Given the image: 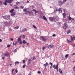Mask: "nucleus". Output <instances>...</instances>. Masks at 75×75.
I'll return each instance as SVG.
<instances>
[{
  "label": "nucleus",
  "instance_id": "obj_64",
  "mask_svg": "<svg viewBox=\"0 0 75 75\" xmlns=\"http://www.w3.org/2000/svg\"><path fill=\"white\" fill-rule=\"evenodd\" d=\"M23 63H25V60H24L23 61Z\"/></svg>",
  "mask_w": 75,
  "mask_h": 75
},
{
  "label": "nucleus",
  "instance_id": "obj_34",
  "mask_svg": "<svg viewBox=\"0 0 75 75\" xmlns=\"http://www.w3.org/2000/svg\"><path fill=\"white\" fill-rule=\"evenodd\" d=\"M39 13V11H36V12H35V14H36V13Z\"/></svg>",
  "mask_w": 75,
  "mask_h": 75
},
{
  "label": "nucleus",
  "instance_id": "obj_7",
  "mask_svg": "<svg viewBox=\"0 0 75 75\" xmlns=\"http://www.w3.org/2000/svg\"><path fill=\"white\" fill-rule=\"evenodd\" d=\"M16 15V13L14 12H13L11 14V16H12V17H13V16H14Z\"/></svg>",
  "mask_w": 75,
  "mask_h": 75
},
{
  "label": "nucleus",
  "instance_id": "obj_40",
  "mask_svg": "<svg viewBox=\"0 0 75 75\" xmlns=\"http://www.w3.org/2000/svg\"><path fill=\"white\" fill-rule=\"evenodd\" d=\"M67 42H68V43H70L71 42L70 41H69V40H68L67 39Z\"/></svg>",
  "mask_w": 75,
  "mask_h": 75
},
{
  "label": "nucleus",
  "instance_id": "obj_10",
  "mask_svg": "<svg viewBox=\"0 0 75 75\" xmlns=\"http://www.w3.org/2000/svg\"><path fill=\"white\" fill-rule=\"evenodd\" d=\"M58 10L57 9V8L56 7H55L54 8V13L55 11H57Z\"/></svg>",
  "mask_w": 75,
  "mask_h": 75
},
{
  "label": "nucleus",
  "instance_id": "obj_39",
  "mask_svg": "<svg viewBox=\"0 0 75 75\" xmlns=\"http://www.w3.org/2000/svg\"><path fill=\"white\" fill-rule=\"evenodd\" d=\"M66 1H67V0H64L63 1V3L64 4L65 3V2H66Z\"/></svg>",
  "mask_w": 75,
  "mask_h": 75
},
{
  "label": "nucleus",
  "instance_id": "obj_42",
  "mask_svg": "<svg viewBox=\"0 0 75 75\" xmlns=\"http://www.w3.org/2000/svg\"><path fill=\"white\" fill-rule=\"evenodd\" d=\"M33 26L34 28H35V29L37 28H36V26H35V25H33Z\"/></svg>",
  "mask_w": 75,
  "mask_h": 75
},
{
  "label": "nucleus",
  "instance_id": "obj_47",
  "mask_svg": "<svg viewBox=\"0 0 75 75\" xmlns=\"http://www.w3.org/2000/svg\"><path fill=\"white\" fill-rule=\"evenodd\" d=\"M50 65H51V66H52V63L51 62L50 63Z\"/></svg>",
  "mask_w": 75,
  "mask_h": 75
},
{
  "label": "nucleus",
  "instance_id": "obj_60",
  "mask_svg": "<svg viewBox=\"0 0 75 75\" xmlns=\"http://www.w3.org/2000/svg\"><path fill=\"white\" fill-rule=\"evenodd\" d=\"M21 37H22V36H21V35L20 36V37L19 38H21Z\"/></svg>",
  "mask_w": 75,
  "mask_h": 75
},
{
  "label": "nucleus",
  "instance_id": "obj_8",
  "mask_svg": "<svg viewBox=\"0 0 75 75\" xmlns=\"http://www.w3.org/2000/svg\"><path fill=\"white\" fill-rule=\"evenodd\" d=\"M26 30L27 29L26 28H25L21 31V33H23V32H25V31H26Z\"/></svg>",
  "mask_w": 75,
  "mask_h": 75
},
{
  "label": "nucleus",
  "instance_id": "obj_29",
  "mask_svg": "<svg viewBox=\"0 0 75 75\" xmlns=\"http://www.w3.org/2000/svg\"><path fill=\"white\" fill-rule=\"evenodd\" d=\"M14 9H12L10 11V13H12V12H13L14 11Z\"/></svg>",
  "mask_w": 75,
  "mask_h": 75
},
{
  "label": "nucleus",
  "instance_id": "obj_49",
  "mask_svg": "<svg viewBox=\"0 0 75 75\" xmlns=\"http://www.w3.org/2000/svg\"><path fill=\"white\" fill-rule=\"evenodd\" d=\"M55 69H57V72H58V68H56Z\"/></svg>",
  "mask_w": 75,
  "mask_h": 75
},
{
  "label": "nucleus",
  "instance_id": "obj_5",
  "mask_svg": "<svg viewBox=\"0 0 75 75\" xmlns=\"http://www.w3.org/2000/svg\"><path fill=\"white\" fill-rule=\"evenodd\" d=\"M58 3L59 6H62V5L63 4V3L62 2V1H61V0L59 1Z\"/></svg>",
  "mask_w": 75,
  "mask_h": 75
},
{
  "label": "nucleus",
  "instance_id": "obj_20",
  "mask_svg": "<svg viewBox=\"0 0 75 75\" xmlns=\"http://www.w3.org/2000/svg\"><path fill=\"white\" fill-rule=\"evenodd\" d=\"M8 3H11L13 2V0H8Z\"/></svg>",
  "mask_w": 75,
  "mask_h": 75
},
{
  "label": "nucleus",
  "instance_id": "obj_9",
  "mask_svg": "<svg viewBox=\"0 0 75 75\" xmlns=\"http://www.w3.org/2000/svg\"><path fill=\"white\" fill-rule=\"evenodd\" d=\"M9 55V53H7V54L5 53V54L4 55V57H8Z\"/></svg>",
  "mask_w": 75,
  "mask_h": 75
},
{
  "label": "nucleus",
  "instance_id": "obj_22",
  "mask_svg": "<svg viewBox=\"0 0 75 75\" xmlns=\"http://www.w3.org/2000/svg\"><path fill=\"white\" fill-rule=\"evenodd\" d=\"M31 62V59H29L28 60V64H30V63Z\"/></svg>",
  "mask_w": 75,
  "mask_h": 75
},
{
  "label": "nucleus",
  "instance_id": "obj_43",
  "mask_svg": "<svg viewBox=\"0 0 75 75\" xmlns=\"http://www.w3.org/2000/svg\"><path fill=\"white\" fill-rule=\"evenodd\" d=\"M25 35H23L22 36V38H23V39L25 38Z\"/></svg>",
  "mask_w": 75,
  "mask_h": 75
},
{
  "label": "nucleus",
  "instance_id": "obj_48",
  "mask_svg": "<svg viewBox=\"0 0 75 75\" xmlns=\"http://www.w3.org/2000/svg\"><path fill=\"white\" fill-rule=\"evenodd\" d=\"M73 71L74 72H75V67H73Z\"/></svg>",
  "mask_w": 75,
  "mask_h": 75
},
{
  "label": "nucleus",
  "instance_id": "obj_36",
  "mask_svg": "<svg viewBox=\"0 0 75 75\" xmlns=\"http://www.w3.org/2000/svg\"><path fill=\"white\" fill-rule=\"evenodd\" d=\"M14 8L15 9H18V8H18V6H16L15 7H14Z\"/></svg>",
  "mask_w": 75,
  "mask_h": 75
},
{
  "label": "nucleus",
  "instance_id": "obj_33",
  "mask_svg": "<svg viewBox=\"0 0 75 75\" xmlns=\"http://www.w3.org/2000/svg\"><path fill=\"white\" fill-rule=\"evenodd\" d=\"M21 8H22V9H23V8H24V6H21Z\"/></svg>",
  "mask_w": 75,
  "mask_h": 75
},
{
  "label": "nucleus",
  "instance_id": "obj_25",
  "mask_svg": "<svg viewBox=\"0 0 75 75\" xmlns=\"http://www.w3.org/2000/svg\"><path fill=\"white\" fill-rule=\"evenodd\" d=\"M56 66L55 65V64H54L53 66V68H54V69H56L57 68V67H56Z\"/></svg>",
  "mask_w": 75,
  "mask_h": 75
},
{
  "label": "nucleus",
  "instance_id": "obj_31",
  "mask_svg": "<svg viewBox=\"0 0 75 75\" xmlns=\"http://www.w3.org/2000/svg\"><path fill=\"white\" fill-rule=\"evenodd\" d=\"M17 49H15L13 51V52L14 53H15V52H17Z\"/></svg>",
  "mask_w": 75,
  "mask_h": 75
},
{
  "label": "nucleus",
  "instance_id": "obj_18",
  "mask_svg": "<svg viewBox=\"0 0 75 75\" xmlns=\"http://www.w3.org/2000/svg\"><path fill=\"white\" fill-rule=\"evenodd\" d=\"M59 72H60V73H61V74H62V73H63L62 71L61 70V69H59Z\"/></svg>",
  "mask_w": 75,
  "mask_h": 75
},
{
  "label": "nucleus",
  "instance_id": "obj_17",
  "mask_svg": "<svg viewBox=\"0 0 75 75\" xmlns=\"http://www.w3.org/2000/svg\"><path fill=\"white\" fill-rule=\"evenodd\" d=\"M2 17H3V18H4V19H6V15L5 16H2Z\"/></svg>",
  "mask_w": 75,
  "mask_h": 75
},
{
  "label": "nucleus",
  "instance_id": "obj_59",
  "mask_svg": "<svg viewBox=\"0 0 75 75\" xmlns=\"http://www.w3.org/2000/svg\"><path fill=\"white\" fill-rule=\"evenodd\" d=\"M52 68V66H51L50 67V68Z\"/></svg>",
  "mask_w": 75,
  "mask_h": 75
},
{
  "label": "nucleus",
  "instance_id": "obj_19",
  "mask_svg": "<svg viewBox=\"0 0 75 75\" xmlns=\"http://www.w3.org/2000/svg\"><path fill=\"white\" fill-rule=\"evenodd\" d=\"M63 16L64 18L65 16H66V13H64L63 14Z\"/></svg>",
  "mask_w": 75,
  "mask_h": 75
},
{
  "label": "nucleus",
  "instance_id": "obj_57",
  "mask_svg": "<svg viewBox=\"0 0 75 75\" xmlns=\"http://www.w3.org/2000/svg\"><path fill=\"white\" fill-rule=\"evenodd\" d=\"M28 45H29V43H27V46H28Z\"/></svg>",
  "mask_w": 75,
  "mask_h": 75
},
{
  "label": "nucleus",
  "instance_id": "obj_4",
  "mask_svg": "<svg viewBox=\"0 0 75 75\" xmlns=\"http://www.w3.org/2000/svg\"><path fill=\"white\" fill-rule=\"evenodd\" d=\"M49 19L51 21H54V17L52 18V17H50L49 18Z\"/></svg>",
  "mask_w": 75,
  "mask_h": 75
},
{
  "label": "nucleus",
  "instance_id": "obj_15",
  "mask_svg": "<svg viewBox=\"0 0 75 75\" xmlns=\"http://www.w3.org/2000/svg\"><path fill=\"white\" fill-rule=\"evenodd\" d=\"M36 57L35 56H33V57L31 58V59H32L33 60H34V59H36Z\"/></svg>",
  "mask_w": 75,
  "mask_h": 75
},
{
  "label": "nucleus",
  "instance_id": "obj_53",
  "mask_svg": "<svg viewBox=\"0 0 75 75\" xmlns=\"http://www.w3.org/2000/svg\"><path fill=\"white\" fill-rule=\"evenodd\" d=\"M38 74H40L41 72L40 71H38Z\"/></svg>",
  "mask_w": 75,
  "mask_h": 75
},
{
  "label": "nucleus",
  "instance_id": "obj_32",
  "mask_svg": "<svg viewBox=\"0 0 75 75\" xmlns=\"http://www.w3.org/2000/svg\"><path fill=\"white\" fill-rule=\"evenodd\" d=\"M18 41H21V40L20 38H19L18 39Z\"/></svg>",
  "mask_w": 75,
  "mask_h": 75
},
{
  "label": "nucleus",
  "instance_id": "obj_12",
  "mask_svg": "<svg viewBox=\"0 0 75 75\" xmlns=\"http://www.w3.org/2000/svg\"><path fill=\"white\" fill-rule=\"evenodd\" d=\"M48 62H46L45 64H44V67H45V68H46V67H47V65H48Z\"/></svg>",
  "mask_w": 75,
  "mask_h": 75
},
{
  "label": "nucleus",
  "instance_id": "obj_21",
  "mask_svg": "<svg viewBox=\"0 0 75 75\" xmlns=\"http://www.w3.org/2000/svg\"><path fill=\"white\" fill-rule=\"evenodd\" d=\"M67 31H68L67 34H69V33L71 32V30H67Z\"/></svg>",
  "mask_w": 75,
  "mask_h": 75
},
{
  "label": "nucleus",
  "instance_id": "obj_45",
  "mask_svg": "<svg viewBox=\"0 0 75 75\" xmlns=\"http://www.w3.org/2000/svg\"><path fill=\"white\" fill-rule=\"evenodd\" d=\"M11 46V45H8L7 46V47H10Z\"/></svg>",
  "mask_w": 75,
  "mask_h": 75
},
{
  "label": "nucleus",
  "instance_id": "obj_26",
  "mask_svg": "<svg viewBox=\"0 0 75 75\" xmlns=\"http://www.w3.org/2000/svg\"><path fill=\"white\" fill-rule=\"evenodd\" d=\"M69 20H72V18L70 17V15H69Z\"/></svg>",
  "mask_w": 75,
  "mask_h": 75
},
{
  "label": "nucleus",
  "instance_id": "obj_55",
  "mask_svg": "<svg viewBox=\"0 0 75 75\" xmlns=\"http://www.w3.org/2000/svg\"><path fill=\"white\" fill-rule=\"evenodd\" d=\"M11 41H13V39L12 38H11Z\"/></svg>",
  "mask_w": 75,
  "mask_h": 75
},
{
  "label": "nucleus",
  "instance_id": "obj_2",
  "mask_svg": "<svg viewBox=\"0 0 75 75\" xmlns=\"http://www.w3.org/2000/svg\"><path fill=\"white\" fill-rule=\"evenodd\" d=\"M71 40V42H72L73 41L75 40V37L73 36H70Z\"/></svg>",
  "mask_w": 75,
  "mask_h": 75
},
{
  "label": "nucleus",
  "instance_id": "obj_28",
  "mask_svg": "<svg viewBox=\"0 0 75 75\" xmlns=\"http://www.w3.org/2000/svg\"><path fill=\"white\" fill-rule=\"evenodd\" d=\"M23 11L24 12H27V9H26L25 8L23 9Z\"/></svg>",
  "mask_w": 75,
  "mask_h": 75
},
{
  "label": "nucleus",
  "instance_id": "obj_16",
  "mask_svg": "<svg viewBox=\"0 0 75 75\" xmlns=\"http://www.w3.org/2000/svg\"><path fill=\"white\" fill-rule=\"evenodd\" d=\"M18 28H19V26H16V27L14 28V30H17V29H18Z\"/></svg>",
  "mask_w": 75,
  "mask_h": 75
},
{
  "label": "nucleus",
  "instance_id": "obj_6",
  "mask_svg": "<svg viewBox=\"0 0 75 75\" xmlns=\"http://www.w3.org/2000/svg\"><path fill=\"white\" fill-rule=\"evenodd\" d=\"M54 46L53 45L51 44L48 46V48H53Z\"/></svg>",
  "mask_w": 75,
  "mask_h": 75
},
{
  "label": "nucleus",
  "instance_id": "obj_62",
  "mask_svg": "<svg viewBox=\"0 0 75 75\" xmlns=\"http://www.w3.org/2000/svg\"><path fill=\"white\" fill-rule=\"evenodd\" d=\"M2 41V40L1 39H0V42H1Z\"/></svg>",
  "mask_w": 75,
  "mask_h": 75
},
{
  "label": "nucleus",
  "instance_id": "obj_11",
  "mask_svg": "<svg viewBox=\"0 0 75 75\" xmlns=\"http://www.w3.org/2000/svg\"><path fill=\"white\" fill-rule=\"evenodd\" d=\"M58 11H59V13H62V12L61 8H59V9L58 10Z\"/></svg>",
  "mask_w": 75,
  "mask_h": 75
},
{
  "label": "nucleus",
  "instance_id": "obj_51",
  "mask_svg": "<svg viewBox=\"0 0 75 75\" xmlns=\"http://www.w3.org/2000/svg\"><path fill=\"white\" fill-rule=\"evenodd\" d=\"M52 36L54 37H55V36H56V35H55V34H53L52 35Z\"/></svg>",
  "mask_w": 75,
  "mask_h": 75
},
{
  "label": "nucleus",
  "instance_id": "obj_3",
  "mask_svg": "<svg viewBox=\"0 0 75 75\" xmlns=\"http://www.w3.org/2000/svg\"><path fill=\"white\" fill-rule=\"evenodd\" d=\"M67 24L66 23H64V25L63 27L64 29H67V28H68V27H67Z\"/></svg>",
  "mask_w": 75,
  "mask_h": 75
},
{
  "label": "nucleus",
  "instance_id": "obj_27",
  "mask_svg": "<svg viewBox=\"0 0 75 75\" xmlns=\"http://www.w3.org/2000/svg\"><path fill=\"white\" fill-rule=\"evenodd\" d=\"M30 16H33V12H30L29 13Z\"/></svg>",
  "mask_w": 75,
  "mask_h": 75
},
{
  "label": "nucleus",
  "instance_id": "obj_63",
  "mask_svg": "<svg viewBox=\"0 0 75 75\" xmlns=\"http://www.w3.org/2000/svg\"><path fill=\"white\" fill-rule=\"evenodd\" d=\"M73 46L74 47H75V44H74V45H73Z\"/></svg>",
  "mask_w": 75,
  "mask_h": 75
},
{
  "label": "nucleus",
  "instance_id": "obj_38",
  "mask_svg": "<svg viewBox=\"0 0 75 75\" xmlns=\"http://www.w3.org/2000/svg\"><path fill=\"white\" fill-rule=\"evenodd\" d=\"M15 70L14 69H13L12 70V74H13V71H14Z\"/></svg>",
  "mask_w": 75,
  "mask_h": 75
},
{
  "label": "nucleus",
  "instance_id": "obj_1",
  "mask_svg": "<svg viewBox=\"0 0 75 75\" xmlns=\"http://www.w3.org/2000/svg\"><path fill=\"white\" fill-rule=\"evenodd\" d=\"M40 40L43 41H47V38L45 36H40Z\"/></svg>",
  "mask_w": 75,
  "mask_h": 75
},
{
  "label": "nucleus",
  "instance_id": "obj_56",
  "mask_svg": "<svg viewBox=\"0 0 75 75\" xmlns=\"http://www.w3.org/2000/svg\"><path fill=\"white\" fill-rule=\"evenodd\" d=\"M33 11H35V12L36 11V10L35 9H33Z\"/></svg>",
  "mask_w": 75,
  "mask_h": 75
},
{
  "label": "nucleus",
  "instance_id": "obj_14",
  "mask_svg": "<svg viewBox=\"0 0 75 75\" xmlns=\"http://www.w3.org/2000/svg\"><path fill=\"white\" fill-rule=\"evenodd\" d=\"M10 16L6 15V20L10 19Z\"/></svg>",
  "mask_w": 75,
  "mask_h": 75
},
{
  "label": "nucleus",
  "instance_id": "obj_41",
  "mask_svg": "<svg viewBox=\"0 0 75 75\" xmlns=\"http://www.w3.org/2000/svg\"><path fill=\"white\" fill-rule=\"evenodd\" d=\"M5 2H6V3H8V0H5Z\"/></svg>",
  "mask_w": 75,
  "mask_h": 75
},
{
  "label": "nucleus",
  "instance_id": "obj_30",
  "mask_svg": "<svg viewBox=\"0 0 75 75\" xmlns=\"http://www.w3.org/2000/svg\"><path fill=\"white\" fill-rule=\"evenodd\" d=\"M2 3L3 4H4V5H5V6H7V4L6 2H4Z\"/></svg>",
  "mask_w": 75,
  "mask_h": 75
},
{
  "label": "nucleus",
  "instance_id": "obj_50",
  "mask_svg": "<svg viewBox=\"0 0 75 75\" xmlns=\"http://www.w3.org/2000/svg\"><path fill=\"white\" fill-rule=\"evenodd\" d=\"M15 71L16 72V73H17V72H18V71L17 70V69H16Z\"/></svg>",
  "mask_w": 75,
  "mask_h": 75
},
{
  "label": "nucleus",
  "instance_id": "obj_37",
  "mask_svg": "<svg viewBox=\"0 0 75 75\" xmlns=\"http://www.w3.org/2000/svg\"><path fill=\"white\" fill-rule=\"evenodd\" d=\"M56 67L57 68H58V63L57 64Z\"/></svg>",
  "mask_w": 75,
  "mask_h": 75
},
{
  "label": "nucleus",
  "instance_id": "obj_46",
  "mask_svg": "<svg viewBox=\"0 0 75 75\" xmlns=\"http://www.w3.org/2000/svg\"><path fill=\"white\" fill-rule=\"evenodd\" d=\"M42 49L43 50H45V47H43L42 48Z\"/></svg>",
  "mask_w": 75,
  "mask_h": 75
},
{
  "label": "nucleus",
  "instance_id": "obj_61",
  "mask_svg": "<svg viewBox=\"0 0 75 75\" xmlns=\"http://www.w3.org/2000/svg\"><path fill=\"white\" fill-rule=\"evenodd\" d=\"M16 63H17L18 64H19V62H17Z\"/></svg>",
  "mask_w": 75,
  "mask_h": 75
},
{
  "label": "nucleus",
  "instance_id": "obj_52",
  "mask_svg": "<svg viewBox=\"0 0 75 75\" xmlns=\"http://www.w3.org/2000/svg\"><path fill=\"white\" fill-rule=\"evenodd\" d=\"M19 3V2H17L16 3V4L17 5H18V3Z\"/></svg>",
  "mask_w": 75,
  "mask_h": 75
},
{
  "label": "nucleus",
  "instance_id": "obj_13",
  "mask_svg": "<svg viewBox=\"0 0 75 75\" xmlns=\"http://www.w3.org/2000/svg\"><path fill=\"white\" fill-rule=\"evenodd\" d=\"M43 18L44 20H45V21H47V18H46L45 16H44L43 17Z\"/></svg>",
  "mask_w": 75,
  "mask_h": 75
},
{
  "label": "nucleus",
  "instance_id": "obj_24",
  "mask_svg": "<svg viewBox=\"0 0 75 75\" xmlns=\"http://www.w3.org/2000/svg\"><path fill=\"white\" fill-rule=\"evenodd\" d=\"M4 23L5 25H7V24H8V22L7 21H5L4 22Z\"/></svg>",
  "mask_w": 75,
  "mask_h": 75
},
{
  "label": "nucleus",
  "instance_id": "obj_58",
  "mask_svg": "<svg viewBox=\"0 0 75 75\" xmlns=\"http://www.w3.org/2000/svg\"><path fill=\"white\" fill-rule=\"evenodd\" d=\"M73 55H75V53H73L72 54Z\"/></svg>",
  "mask_w": 75,
  "mask_h": 75
},
{
  "label": "nucleus",
  "instance_id": "obj_35",
  "mask_svg": "<svg viewBox=\"0 0 75 75\" xmlns=\"http://www.w3.org/2000/svg\"><path fill=\"white\" fill-rule=\"evenodd\" d=\"M69 55V54H67L66 55L65 57H66L67 58H68V57Z\"/></svg>",
  "mask_w": 75,
  "mask_h": 75
},
{
  "label": "nucleus",
  "instance_id": "obj_23",
  "mask_svg": "<svg viewBox=\"0 0 75 75\" xmlns=\"http://www.w3.org/2000/svg\"><path fill=\"white\" fill-rule=\"evenodd\" d=\"M23 44H26L27 43V42H25V40H23Z\"/></svg>",
  "mask_w": 75,
  "mask_h": 75
},
{
  "label": "nucleus",
  "instance_id": "obj_54",
  "mask_svg": "<svg viewBox=\"0 0 75 75\" xmlns=\"http://www.w3.org/2000/svg\"><path fill=\"white\" fill-rule=\"evenodd\" d=\"M19 44H22V42H21H21H19Z\"/></svg>",
  "mask_w": 75,
  "mask_h": 75
},
{
  "label": "nucleus",
  "instance_id": "obj_44",
  "mask_svg": "<svg viewBox=\"0 0 75 75\" xmlns=\"http://www.w3.org/2000/svg\"><path fill=\"white\" fill-rule=\"evenodd\" d=\"M25 65L24 64L23 65V68H25Z\"/></svg>",
  "mask_w": 75,
  "mask_h": 75
}]
</instances>
